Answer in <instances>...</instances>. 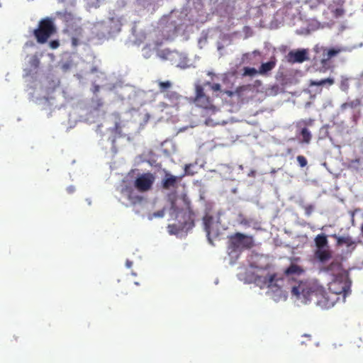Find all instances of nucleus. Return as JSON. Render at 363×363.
<instances>
[{"label": "nucleus", "instance_id": "obj_42", "mask_svg": "<svg viewBox=\"0 0 363 363\" xmlns=\"http://www.w3.org/2000/svg\"><path fill=\"white\" fill-rule=\"evenodd\" d=\"M126 265H127L128 267H130L131 265H132V262L130 261H129V260H127Z\"/></svg>", "mask_w": 363, "mask_h": 363}, {"label": "nucleus", "instance_id": "obj_20", "mask_svg": "<svg viewBox=\"0 0 363 363\" xmlns=\"http://www.w3.org/2000/svg\"><path fill=\"white\" fill-rule=\"evenodd\" d=\"M275 65L276 63L274 61L262 63L259 69V73L263 74L271 71L275 67Z\"/></svg>", "mask_w": 363, "mask_h": 363}, {"label": "nucleus", "instance_id": "obj_27", "mask_svg": "<svg viewBox=\"0 0 363 363\" xmlns=\"http://www.w3.org/2000/svg\"><path fill=\"white\" fill-rule=\"evenodd\" d=\"M340 52V49L336 50V49L332 48V49L328 50V52H327L328 57H327L326 60H328L330 59L331 57L335 56ZM325 60H323V62H325Z\"/></svg>", "mask_w": 363, "mask_h": 363}, {"label": "nucleus", "instance_id": "obj_17", "mask_svg": "<svg viewBox=\"0 0 363 363\" xmlns=\"http://www.w3.org/2000/svg\"><path fill=\"white\" fill-rule=\"evenodd\" d=\"M163 94L164 99H168L173 104H177L182 98V96L177 92L171 90L164 93Z\"/></svg>", "mask_w": 363, "mask_h": 363}, {"label": "nucleus", "instance_id": "obj_29", "mask_svg": "<svg viewBox=\"0 0 363 363\" xmlns=\"http://www.w3.org/2000/svg\"><path fill=\"white\" fill-rule=\"evenodd\" d=\"M296 160L300 165L301 167H304L307 165V160L306 158L303 155H298L296 157Z\"/></svg>", "mask_w": 363, "mask_h": 363}, {"label": "nucleus", "instance_id": "obj_36", "mask_svg": "<svg viewBox=\"0 0 363 363\" xmlns=\"http://www.w3.org/2000/svg\"><path fill=\"white\" fill-rule=\"evenodd\" d=\"M103 106V102L101 99H97L96 101V107L95 108L96 110L99 109L100 107Z\"/></svg>", "mask_w": 363, "mask_h": 363}, {"label": "nucleus", "instance_id": "obj_31", "mask_svg": "<svg viewBox=\"0 0 363 363\" xmlns=\"http://www.w3.org/2000/svg\"><path fill=\"white\" fill-rule=\"evenodd\" d=\"M206 85H209L211 86V89L213 91H218L220 90V84H217V83H215V84H211V82H207L205 83Z\"/></svg>", "mask_w": 363, "mask_h": 363}, {"label": "nucleus", "instance_id": "obj_21", "mask_svg": "<svg viewBox=\"0 0 363 363\" xmlns=\"http://www.w3.org/2000/svg\"><path fill=\"white\" fill-rule=\"evenodd\" d=\"M125 191L128 192V199L132 204L135 205L143 201V197L138 195H133L132 190H130L127 188Z\"/></svg>", "mask_w": 363, "mask_h": 363}, {"label": "nucleus", "instance_id": "obj_35", "mask_svg": "<svg viewBox=\"0 0 363 363\" xmlns=\"http://www.w3.org/2000/svg\"><path fill=\"white\" fill-rule=\"evenodd\" d=\"M72 44L74 47L77 46L79 44V40L75 37L72 38Z\"/></svg>", "mask_w": 363, "mask_h": 363}, {"label": "nucleus", "instance_id": "obj_47", "mask_svg": "<svg viewBox=\"0 0 363 363\" xmlns=\"http://www.w3.org/2000/svg\"><path fill=\"white\" fill-rule=\"evenodd\" d=\"M347 106V103H345V104H342V107H344V108H345Z\"/></svg>", "mask_w": 363, "mask_h": 363}, {"label": "nucleus", "instance_id": "obj_26", "mask_svg": "<svg viewBox=\"0 0 363 363\" xmlns=\"http://www.w3.org/2000/svg\"><path fill=\"white\" fill-rule=\"evenodd\" d=\"M349 82L347 78H344L341 80L340 84V89L345 92H347L349 89Z\"/></svg>", "mask_w": 363, "mask_h": 363}, {"label": "nucleus", "instance_id": "obj_28", "mask_svg": "<svg viewBox=\"0 0 363 363\" xmlns=\"http://www.w3.org/2000/svg\"><path fill=\"white\" fill-rule=\"evenodd\" d=\"M277 280L276 274H272L265 277V282L268 284L269 286H272Z\"/></svg>", "mask_w": 363, "mask_h": 363}, {"label": "nucleus", "instance_id": "obj_11", "mask_svg": "<svg viewBox=\"0 0 363 363\" xmlns=\"http://www.w3.org/2000/svg\"><path fill=\"white\" fill-rule=\"evenodd\" d=\"M333 238H335L337 240V246H342L346 245L347 247L354 248L355 242L353 239L349 236H337V235H333Z\"/></svg>", "mask_w": 363, "mask_h": 363}, {"label": "nucleus", "instance_id": "obj_34", "mask_svg": "<svg viewBox=\"0 0 363 363\" xmlns=\"http://www.w3.org/2000/svg\"><path fill=\"white\" fill-rule=\"evenodd\" d=\"M164 216V211L163 209L160 210V211H158L157 212H155L152 214V217H155V218H162Z\"/></svg>", "mask_w": 363, "mask_h": 363}, {"label": "nucleus", "instance_id": "obj_9", "mask_svg": "<svg viewBox=\"0 0 363 363\" xmlns=\"http://www.w3.org/2000/svg\"><path fill=\"white\" fill-rule=\"evenodd\" d=\"M179 178L165 171L164 177L162 180V186L164 189L169 190L177 186Z\"/></svg>", "mask_w": 363, "mask_h": 363}, {"label": "nucleus", "instance_id": "obj_1", "mask_svg": "<svg viewBox=\"0 0 363 363\" xmlns=\"http://www.w3.org/2000/svg\"><path fill=\"white\" fill-rule=\"evenodd\" d=\"M292 296L298 299L303 298V302L307 303L313 297L315 298L316 304L322 308H330L336 303L342 301V298L331 291L329 289L325 291L323 287H312L306 281H300L298 284L291 288Z\"/></svg>", "mask_w": 363, "mask_h": 363}, {"label": "nucleus", "instance_id": "obj_15", "mask_svg": "<svg viewBox=\"0 0 363 363\" xmlns=\"http://www.w3.org/2000/svg\"><path fill=\"white\" fill-rule=\"evenodd\" d=\"M303 272V269L298 265L296 264H291L288 268L284 270V274L286 276H290L293 274L299 275Z\"/></svg>", "mask_w": 363, "mask_h": 363}, {"label": "nucleus", "instance_id": "obj_24", "mask_svg": "<svg viewBox=\"0 0 363 363\" xmlns=\"http://www.w3.org/2000/svg\"><path fill=\"white\" fill-rule=\"evenodd\" d=\"M341 268V264L339 262H332L328 266L325 268L326 272H332L335 269L340 270Z\"/></svg>", "mask_w": 363, "mask_h": 363}, {"label": "nucleus", "instance_id": "obj_2", "mask_svg": "<svg viewBox=\"0 0 363 363\" xmlns=\"http://www.w3.org/2000/svg\"><path fill=\"white\" fill-rule=\"evenodd\" d=\"M182 201L184 205L182 208H179L176 202H172L171 214L178 220L179 223L182 225V228L188 230L194 226L195 214L187 196H183Z\"/></svg>", "mask_w": 363, "mask_h": 363}, {"label": "nucleus", "instance_id": "obj_4", "mask_svg": "<svg viewBox=\"0 0 363 363\" xmlns=\"http://www.w3.org/2000/svg\"><path fill=\"white\" fill-rule=\"evenodd\" d=\"M55 32L56 28L52 20L45 18L40 21L38 28L33 30V35L38 43L44 44Z\"/></svg>", "mask_w": 363, "mask_h": 363}, {"label": "nucleus", "instance_id": "obj_45", "mask_svg": "<svg viewBox=\"0 0 363 363\" xmlns=\"http://www.w3.org/2000/svg\"><path fill=\"white\" fill-rule=\"evenodd\" d=\"M361 233L363 235V224L361 225Z\"/></svg>", "mask_w": 363, "mask_h": 363}, {"label": "nucleus", "instance_id": "obj_18", "mask_svg": "<svg viewBox=\"0 0 363 363\" xmlns=\"http://www.w3.org/2000/svg\"><path fill=\"white\" fill-rule=\"evenodd\" d=\"M334 83H335L334 79L329 77V78H326V79H323L319 80V81L310 80L309 81V86H323V85H325V84H328L329 86H331Z\"/></svg>", "mask_w": 363, "mask_h": 363}, {"label": "nucleus", "instance_id": "obj_25", "mask_svg": "<svg viewBox=\"0 0 363 363\" xmlns=\"http://www.w3.org/2000/svg\"><path fill=\"white\" fill-rule=\"evenodd\" d=\"M243 71H244V72H243V75L244 76H251V77H252V76L255 75L256 74L259 73V71H257L254 67H244Z\"/></svg>", "mask_w": 363, "mask_h": 363}, {"label": "nucleus", "instance_id": "obj_37", "mask_svg": "<svg viewBox=\"0 0 363 363\" xmlns=\"http://www.w3.org/2000/svg\"><path fill=\"white\" fill-rule=\"evenodd\" d=\"M240 223L244 225H248L250 224L249 221L245 218L242 219Z\"/></svg>", "mask_w": 363, "mask_h": 363}, {"label": "nucleus", "instance_id": "obj_3", "mask_svg": "<svg viewBox=\"0 0 363 363\" xmlns=\"http://www.w3.org/2000/svg\"><path fill=\"white\" fill-rule=\"evenodd\" d=\"M254 246V239L251 235L235 233L228 237V250L229 254L251 249Z\"/></svg>", "mask_w": 363, "mask_h": 363}, {"label": "nucleus", "instance_id": "obj_44", "mask_svg": "<svg viewBox=\"0 0 363 363\" xmlns=\"http://www.w3.org/2000/svg\"><path fill=\"white\" fill-rule=\"evenodd\" d=\"M292 152V150L291 148H289L287 150V153L290 154Z\"/></svg>", "mask_w": 363, "mask_h": 363}, {"label": "nucleus", "instance_id": "obj_32", "mask_svg": "<svg viewBox=\"0 0 363 363\" xmlns=\"http://www.w3.org/2000/svg\"><path fill=\"white\" fill-rule=\"evenodd\" d=\"M305 213L306 216H309L312 213L314 210V206L312 204L306 205L303 206Z\"/></svg>", "mask_w": 363, "mask_h": 363}, {"label": "nucleus", "instance_id": "obj_5", "mask_svg": "<svg viewBox=\"0 0 363 363\" xmlns=\"http://www.w3.org/2000/svg\"><path fill=\"white\" fill-rule=\"evenodd\" d=\"M194 104L208 112L216 113V106L213 104V100L206 94L203 87L201 84L195 85V96L193 99Z\"/></svg>", "mask_w": 363, "mask_h": 363}, {"label": "nucleus", "instance_id": "obj_46", "mask_svg": "<svg viewBox=\"0 0 363 363\" xmlns=\"http://www.w3.org/2000/svg\"><path fill=\"white\" fill-rule=\"evenodd\" d=\"M355 343L358 347H361V345H359L358 342H356Z\"/></svg>", "mask_w": 363, "mask_h": 363}, {"label": "nucleus", "instance_id": "obj_33", "mask_svg": "<svg viewBox=\"0 0 363 363\" xmlns=\"http://www.w3.org/2000/svg\"><path fill=\"white\" fill-rule=\"evenodd\" d=\"M49 45L52 49H57L60 46V42L57 40H51Z\"/></svg>", "mask_w": 363, "mask_h": 363}, {"label": "nucleus", "instance_id": "obj_7", "mask_svg": "<svg viewBox=\"0 0 363 363\" xmlns=\"http://www.w3.org/2000/svg\"><path fill=\"white\" fill-rule=\"evenodd\" d=\"M328 289L337 294L345 302L347 296L350 293L351 283L344 275L337 276L328 285Z\"/></svg>", "mask_w": 363, "mask_h": 363}, {"label": "nucleus", "instance_id": "obj_12", "mask_svg": "<svg viewBox=\"0 0 363 363\" xmlns=\"http://www.w3.org/2000/svg\"><path fill=\"white\" fill-rule=\"evenodd\" d=\"M290 61L292 62H303L308 59L307 52L305 50L290 52L289 54Z\"/></svg>", "mask_w": 363, "mask_h": 363}, {"label": "nucleus", "instance_id": "obj_38", "mask_svg": "<svg viewBox=\"0 0 363 363\" xmlns=\"http://www.w3.org/2000/svg\"><path fill=\"white\" fill-rule=\"evenodd\" d=\"M99 85H96V86H94V91H94V93H96V92H98V91H99Z\"/></svg>", "mask_w": 363, "mask_h": 363}, {"label": "nucleus", "instance_id": "obj_16", "mask_svg": "<svg viewBox=\"0 0 363 363\" xmlns=\"http://www.w3.org/2000/svg\"><path fill=\"white\" fill-rule=\"evenodd\" d=\"M156 82H157L158 88H159V91L161 94H164V93L169 91L172 89V85H173L172 82L169 80H167V81L157 80Z\"/></svg>", "mask_w": 363, "mask_h": 363}, {"label": "nucleus", "instance_id": "obj_13", "mask_svg": "<svg viewBox=\"0 0 363 363\" xmlns=\"http://www.w3.org/2000/svg\"><path fill=\"white\" fill-rule=\"evenodd\" d=\"M315 258H317L320 262H325L332 257V253L329 250V247L316 250L314 252Z\"/></svg>", "mask_w": 363, "mask_h": 363}, {"label": "nucleus", "instance_id": "obj_14", "mask_svg": "<svg viewBox=\"0 0 363 363\" xmlns=\"http://www.w3.org/2000/svg\"><path fill=\"white\" fill-rule=\"evenodd\" d=\"M314 241L315 246L317 247L316 250L329 247L327 236L323 233L318 234V235H316V237L314 239Z\"/></svg>", "mask_w": 363, "mask_h": 363}, {"label": "nucleus", "instance_id": "obj_23", "mask_svg": "<svg viewBox=\"0 0 363 363\" xmlns=\"http://www.w3.org/2000/svg\"><path fill=\"white\" fill-rule=\"evenodd\" d=\"M168 231L169 234L171 235H176L179 233L181 230H184V229L182 228V225L179 224V226H177L175 224L169 225H168Z\"/></svg>", "mask_w": 363, "mask_h": 363}, {"label": "nucleus", "instance_id": "obj_30", "mask_svg": "<svg viewBox=\"0 0 363 363\" xmlns=\"http://www.w3.org/2000/svg\"><path fill=\"white\" fill-rule=\"evenodd\" d=\"M333 13L335 18H339L345 14V10L342 8H337L333 11Z\"/></svg>", "mask_w": 363, "mask_h": 363}, {"label": "nucleus", "instance_id": "obj_43", "mask_svg": "<svg viewBox=\"0 0 363 363\" xmlns=\"http://www.w3.org/2000/svg\"><path fill=\"white\" fill-rule=\"evenodd\" d=\"M255 175V171H252L250 174H249V176H251V177H254Z\"/></svg>", "mask_w": 363, "mask_h": 363}, {"label": "nucleus", "instance_id": "obj_22", "mask_svg": "<svg viewBox=\"0 0 363 363\" xmlns=\"http://www.w3.org/2000/svg\"><path fill=\"white\" fill-rule=\"evenodd\" d=\"M315 120L313 118H305L298 121L296 123V127H311L313 125Z\"/></svg>", "mask_w": 363, "mask_h": 363}, {"label": "nucleus", "instance_id": "obj_40", "mask_svg": "<svg viewBox=\"0 0 363 363\" xmlns=\"http://www.w3.org/2000/svg\"><path fill=\"white\" fill-rule=\"evenodd\" d=\"M74 187L72 186H69L68 189H67V191L69 193H72L74 191Z\"/></svg>", "mask_w": 363, "mask_h": 363}, {"label": "nucleus", "instance_id": "obj_19", "mask_svg": "<svg viewBox=\"0 0 363 363\" xmlns=\"http://www.w3.org/2000/svg\"><path fill=\"white\" fill-rule=\"evenodd\" d=\"M204 230L206 231L207 236L209 237L211 230V226L213 223V218L210 216H205L203 218Z\"/></svg>", "mask_w": 363, "mask_h": 363}, {"label": "nucleus", "instance_id": "obj_8", "mask_svg": "<svg viewBox=\"0 0 363 363\" xmlns=\"http://www.w3.org/2000/svg\"><path fill=\"white\" fill-rule=\"evenodd\" d=\"M155 177L150 173H143L139 175L134 182L135 188L140 192H145L151 189L154 182Z\"/></svg>", "mask_w": 363, "mask_h": 363}, {"label": "nucleus", "instance_id": "obj_39", "mask_svg": "<svg viewBox=\"0 0 363 363\" xmlns=\"http://www.w3.org/2000/svg\"><path fill=\"white\" fill-rule=\"evenodd\" d=\"M33 61H34V65H35V67H37L38 66V64H39V61H38V60H37V59H34V60H33Z\"/></svg>", "mask_w": 363, "mask_h": 363}, {"label": "nucleus", "instance_id": "obj_10", "mask_svg": "<svg viewBox=\"0 0 363 363\" xmlns=\"http://www.w3.org/2000/svg\"><path fill=\"white\" fill-rule=\"evenodd\" d=\"M296 137L300 143L309 144L312 139V134L306 127H296Z\"/></svg>", "mask_w": 363, "mask_h": 363}, {"label": "nucleus", "instance_id": "obj_6", "mask_svg": "<svg viewBox=\"0 0 363 363\" xmlns=\"http://www.w3.org/2000/svg\"><path fill=\"white\" fill-rule=\"evenodd\" d=\"M122 23L118 17L108 18L107 20L99 23L96 26L99 30L104 38L113 37L121 30Z\"/></svg>", "mask_w": 363, "mask_h": 363}, {"label": "nucleus", "instance_id": "obj_41", "mask_svg": "<svg viewBox=\"0 0 363 363\" xmlns=\"http://www.w3.org/2000/svg\"><path fill=\"white\" fill-rule=\"evenodd\" d=\"M172 26H173V33H177V26L174 24V25H172Z\"/></svg>", "mask_w": 363, "mask_h": 363}]
</instances>
